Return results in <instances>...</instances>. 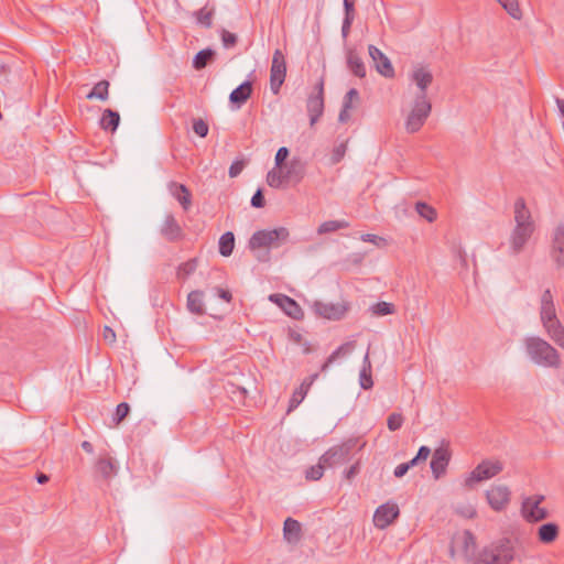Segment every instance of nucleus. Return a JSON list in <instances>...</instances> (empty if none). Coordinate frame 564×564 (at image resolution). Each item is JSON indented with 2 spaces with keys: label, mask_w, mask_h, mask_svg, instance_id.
Here are the masks:
<instances>
[{
  "label": "nucleus",
  "mask_w": 564,
  "mask_h": 564,
  "mask_svg": "<svg viewBox=\"0 0 564 564\" xmlns=\"http://www.w3.org/2000/svg\"><path fill=\"white\" fill-rule=\"evenodd\" d=\"M290 231L285 227H278L271 230H258L253 232L249 239L250 250L265 249L257 256L259 261L267 262L270 260L269 248H279L288 241Z\"/></svg>",
  "instance_id": "nucleus-1"
},
{
  "label": "nucleus",
  "mask_w": 564,
  "mask_h": 564,
  "mask_svg": "<svg viewBox=\"0 0 564 564\" xmlns=\"http://www.w3.org/2000/svg\"><path fill=\"white\" fill-rule=\"evenodd\" d=\"M516 551L513 543L508 538H502L482 547L474 564H509L514 560Z\"/></svg>",
  "instance_id": "nucleus-2"
},
{
  "label": "nucleus",
  "mask_w": 564,
  "mask_h": 564,
  "mask_svg": "<svg viewBox=\"0 0 564 564\" xmlns=\"http://www.w3.org/2000/svg\"><path fill=\"white\" fill-rule=\"evenodd\" d=\"M524 346L528 356L534 364L550 368H557L560 366L561 359L557 350L541 337H527Z\"/></svg>",
  "instance_id": "nucleus-3"
},
{
  "label": "nucleus",
  "mask_w": 564,
  "mask_h": 564,
  "mask_svg": "<svg viewBox=\"0 0 564 564\" xmlns=\"http://www.w3.org/2000/svg\"><path fill=\"white\" fill-rule=\"evenodd\" d=\"M432 105L423 95H416L414 105L405 121V129L409 133L417 132L430 116Z\"/></svg>",
  "instance_id": "nucleus-4"
},
{
  "label": "nucleus",
  "mask_w": 564,
  "mask_h": 564,
  "mask_svg": "<svg viewBox=\"0 0 564 564\" xmlns=\"http://www.w3.org/2000/svg\"><path fill=\"white\" fill-rule=\"evenodd\" d=\"M358 442V438H348L341 444L330 447L321 456V462L327 464L328 467L348 462Z\"/></svg>",
  "instance_id": "nucleus-5"
},
{
  "label": "nucleus",
  "mask_w": 564,
  "mask_h": 564,
  "mask_svg": "<svg viewBox=\"0 0 564 564\" xmlns=\"http://www.w3.org/2000/svg\"><path fill=\"white\" fill-rule=\"evenodd\" d=\"M503 470L500 460L485 459L465 479V486L471 488L476 482L491 479Z\"/></svg>",
  "instance_id": "nucleus-6"
},
{
  "label": "nucleus",
  "mask_w": 564,
  "mask_h": 564,
  "mask_svg": "<svg viewBox=\"0 0 564 564\" xmlns=\"http://www.w3.org/2000/svg\"><path fill=\"white\" fill-rule=\"evenodd\" d=\"M286 76V63L281 50H275L272 56L270 69V88L273 94H279Z\"/></svg>",
  "instance_id": "nucleus-7"
},
{
  "label": "nucleus",
  "mask_w": 564,
  "mask_h": 564,
  "mask_svg": "<svg viewBox=\"0 0 564 564\" xmlns=\"http://www.w3.org/2000/svg\"><path fill=\"white\" fill-rule=\"evenodd\" d=\"M312 307L316 315L333 321L341 319L349 308L346 303H324L321 301H315Z\"/></svg>",
  "instance_id": "nucleus-8"
},
{
  "label": "nucleus",
  "mask_w": 564,
  "mask_h": 564,
  "mask_svg": "<svg viewBox=\"0 0 564 564\" xmlns=\"http://www.w3.org/2000/svg\"><path fill=\"white\" fill-rule=\"evenodd\" d=\"M316 94L307 99L306 108L310 116V124L313 127L324 112V82L316 85Z\"/></svg>",
  "instance_id": "nucleus-9"
},
{
  "label": "nucleus",
  "mask_w": 564,
  "mask_h": 564,
  "mask_svg": "<svg viewBox=\"0 0 564 564\" xmlns=\"http://www.w3.org/2000/svg\"><path fill=\"white\" fill-rule=\"evenodd\" d=\"M400 516V510L395 503H383L377 508L373 514V524L378 529H386L392 524Z\"/></svg>",
  "instance_id": "nucleus-10"
},
{
  "label": "nucleus",
  "mask_w": 564,
  "mask_h": 564,
  "mask_svg": "<svg viewBox=\"0 0 564 564\" xmlns=\"http://www.w3.org/2000/svg\"><path fill=\"white\" fill-rule=\"evenodd\" d=\"M160 235L169 242H178L184 239L185 234L173 214H166L161 226Z\"/></svg>",
  "instance_id": "nucleus-11"
},
{
  "label": "nucleus",
  "mask_w": 564,
  "mask_h": 564,
  "mask_svg": "<svg viewBox=\"0 0 564 564\" xmlns=\"http://www.w3.org/2000/svg\"><path fill=\"white\" fill-rule=\"evenodd\" d=\"M368 52L373 62L375 68L380 75L384 76L386 78L394 77V68L391 64V61L387 57L386 54L382 53L381 50L375 45H369Z\"/></svg>",
  "instance_id": "nucleus-12"
},
{
  "label": "nucleus",
  "mask_w": 564,
  "mask_h": 564,
  "mask_svg": "<svg viewBox=\"0 0 564 564\" xmlns=\"http://www.w3.org/2000/svg\"><path fill=\"white\" fill-rule=\"evenodd\" d=\"M510 490L505 485L494 486L486 491V498L489 506L496 510L501 511L510 501Z\"/></svg>",
  "instance_id": "nucleus-13"
},
{
  "label": "nucleus",
  "mask_w": 564,
  "mask_h": 564,
  "mask_svg": "<svg viewBox=\"0 0 564 564\" xmlns=\"http://www.w3.org/2000/svg\"><path fill=\"white\" fill-rule=\"evenodd\" d=\"M535 227L516 226L510 235V250L512 254H519L523 249L531 236L534 232Z\"/></svg>",
  "instance_id": "nucleus-14"
},
{
  "label": "nucleus",
  "mask_w": 564,
  "mask_h": 564,
  "mask_svg": "<svg viewBox=\"0 0 564 564\" xmlns=\"http://www.w3.org/2000/svg\"><path fill=\"white\" fill-rule=\"evenodd\" d=\"M305 172L306 163L301 158L294 156L283 166V177L288 184H299L304 178Z\"/></svg>",
  "instance_id": "nucleus-15"
},
{
  "label": "nucleus",
  "mask_w": 564,
  "mask_h": 564,
  "mask_svg": "<svg viewBox=\"0 0 564 564\" xmlns=\"http://www.w3.org/2000/svg\"><path fill=\"white\" fill-rule=\"evenodd\" d=\"M269 300L279 305V307H281L286 315L294 319H301L304 315L303 310L297 304V302L288 295L271 294Z\"/></svg>",
  "instance_id": "nucleus-16"
},
{
  "label": "nucleus",
  "mask_w": 564,
  "mask_h": 564,
  "mask_svg": "<svg viewBox=\"0 0 564 564\" xmlns=\"http://www.w3.org/2000/svg\"><path fill=\"white\" fill-rule=\"evenodd\" d=\"M449 460L451 452L447 447L441 446L433 452L430 466L435 479L441 478L445 474Z\"/></svg>",
  "instance_id": "nucleus-17"
},
{
  "label": "nucleus",
  "mask_w": 564,
  "mask_h": 564,
  "mask_svg": "<svg viewBox=\"0 0 564 564\" xmlns=\"http://www.w3.org/2000/svg\"><path fill=\"white\" fill-rule=\"evenodd\" d=\"M551 257L557 269L564 268V226L555 228L552 237Z\"/></svg>",
  "instance_id": "nucleus-18"
},
{
  "label": "nucleus",
  "mask_w": 564,
  "mask_h": 564,
  "mask_svg": "<svg viewBox=\"0 0 564 564\" xmlns=\"http://www.w3.org/2000/svg\"><path fill=\"white\" fill-rule=\"evenodd\" d=\"M540 319L542 325L557 319L555 304L550 289H546L541 296Z\"/></svg>",
  "instance_id": "nucleus-19"
},
{
  "label": "nucleus",
  "mask_w": 564,
  "mask_h": 564,
  "mask_svg": "<svg viewBox=\"0 0 564 564\" xmlns=\"http://www.w3.org/2000/svg\"><path fill=\"white\" fill-rule=\"evenodd\" d=\"M318 378V373H313L310 377L305 378L301 386L292 393V397L289 401L288 413L295 410L302 401L305 399L307 392L310 391L314 381Z\"/></svg>",
  "instance_id": "nucleus-20"
},
{
  "label": "nucleus",
  "mask_w": 564,
  "mask_h": 564,
  "mask_svg": "<svg viewBox=\"0 0 564 564\" xmlns=\"http://www.w3.org/2000/svg\"><path fill=\"white\" fill-rule=\"evenodd\" d=\"M253 91V86L250 80H245L242 84H240L237 88H235L230 95H229V101L237 109L241 108L242 105H245L248 99L251 97Z\"/></svg>",
  "instance_id": "nucleus-21"
},
{
  "label": "nucleus",
  "mask_w": 564,
  "mask_h": 564,
  "mask_svg": "<svg viewBox=\"0 0 564 564\" xmlns=\"http://www.w3.org/2000/svg\"><path fill=\"white\" fill-rule=\"evenodd\" d=\"M411 79L416 84L419 88V93L416 95H423L424 98H427V87L433 82L432 73L426 68L420 66L413 70Z\"/></svg>",
  "instance_id": "nucleus-22"
},
{
  "label": "nucleus",
  "mask_w": 564,
  "mask_h": 564,
  "mask_svg": "<svg viewBox=\"0 0 564 564\" xmlns=\"http://www.w3.org/2000/svg\"><path fill=\"white\" fill-rule=\"evenodd\" d=\"M169 189L173 197L181 204L183 209L188 210L192 205V194L189 189L184 184L173 181L170 182Z\"/></svg>",
  "instance_id": "nucleus-23"
},
{
  "label": "nucleus",
  "mask_w": 564,
  "mask_h": 564,
  "mask_svg": "<svg viewBox=\"0 0 564 564\" xmlns=\"http://www.w3.org/2000/svg\"><path fill=\"white\" fill-rule=\"evenodd\" d=\"M514 221L516 226L522 227L528 225V227H535L531 212L527 207L525 200L522 197H519L514 203Z\"/></svg>",
  "instance_id": "nucleus-24"
},
{
  "label": "nucleus",
  "mask_w": 564,
  "mask_h": 564,
  "mask_svg": "<svg viewBox=\"0 0 564 564\" xmlns=\"http://www.w3.org/2000/svg\"><path fill=\"white\" fill-rule=\"evenodd\" d=\"M524 518L530 522H539L549 517L546 509L540 508V505L531 503V498H527L522 503Z\"/></svg>",
  "instance_id": "nucleus-25"
},
{
  "label": "nucleus",
  "mask_w": 564,
  "mask_h": 564,
  "mask_svg": "<svg viewBox=\"0 0 564 564\" xmlns=\"http://www.w3.org/2000/svg\"><path fill=\"white\" fill-rule=\"evenodd\" d=\"M462 541V550L464 555L470 564H474V558L477 557L478 552H476V538L471 531L465 530L459 538Z\"/></svg>",
  "instance_id": "nucleus-26"
},
{
  "label": "nucleus",
  "mask_w": 564,
  "mask_h": 564,
  "mask_svg": "<svg viewBox=\"0 0 564 564\" xmlns=\"http://www.w3.org/2000/svg\"><path fill=\"white\" fill-rule=\"evenodd\" d=\"M283 536L289 543H297L302 536L301 523L293 518H288L283 525Z\"/></svg>",
  "instance_id": "nucleus-27"
},
{
  "label": "nucleus",
  "mask_w": 564,
  "mask_h": 564,
  "mask_svg": "<svg viewBox=\"0 0 564 564\" xmlns=\"http://www.w3.org/2000/svg\"><path fill=\"white\" fill-rule=\"evenodd\" d=\"M543 327L550 338L558 345L562 349H564V327L561 324L560 319H554L546 324H543Z\"/></svg>",
  "instance_id": "nucleus-28"
},
{
  "label": "nucleus",
  "mask_w": 564,
  "mask_h": 564,
  "mask_svg": "<svg viewBox=\"0 0 564 564\" xmlns=\"http://www.w3.org/2000/svg\"><path fill=\"white\" fill-rule=\"evenodd\" d=\"M347 67L357 77H366L367 70L364 61L356 51L350 50L347 53Z\"/></svg>",
  "instance_id": "nucleus-29"
},
{
  "label": "nucleus",
  "mask_w": 564,
  "mask_h": 564,
  "mask_svg": "<svg viewBox=\"0 0 564 564\" xmlns=\"http://www.w3.org/2000/svg\"><path fill=\"white\" fill-rule=\"evenodd\" d=\"M187 308L191 313L196 315L205 314V305H204V292L199 290H195L188 293L187 295Z\"/></svg>",
  "instance_id": "nucleus-30"
},
{
  "label": "nucleus",
  "mask_w": 564,
  "mask_h": 564,
  "mask_svg": "<svg viewBox=\"0 0 564 564\" xmlns=\"http://www.w3.org/2000/svg\"><path fill=\"white\" fill-rule=\"evenodd\" d=\"M120 123V115L110 108L104 110L100 118V127L105 131L115 132Z\"/></svg>",
  "instance_id": "nucleus-31"
},
{
  "label": "nucleus",
  "mask_w": 564,
  "mask_h": 564,
  "mask_svg": "<svg viewBox=\"0 0 564 564\" xmlns=\"http://www.w3.org/2000/svg\"><path fill=\"white\" fill-rule=\"evenodd\" d=\"M558 532H560V529L556 523L547 522V523L542 524L538 529V538H539L540 542H542V543H546V544L552 543L557 539Z\"/></svg>",
  "instance_id": "nucleus-32"
},
{
  "label": "nucleus",
  "mask_w": 564,
  "mask_h": 564,
  "mask_svg": "<svg viewBox=\"0 0 564 564\" xmlns=\"http://www.w3.org/2000/svg\"><path fill=\"white\" fill-rule=\"evenodd\" d=\"M354 348V341L344 343L328 356V358L322 365L321 370L325 372L337 358H339L340 356L348 355L349 352L352 351Z\"/></svg>",
  "instance_id": "nucleus-33"
},
{
  "label": "nucleus",
  "mask_w": 564,
  "mask_h": 564,
  "mask_svg": "<svg viewBox=\"0 0 564 564\" xmlns=\"http://www.w3.org/2000/svg\"><path fill=\"white\" fill-rule=\"evenodd\" d=\"M216 52L212 48H204L199 51L193 58V67L196 70L205 68L209 63L215 59Z\"/></svg>",
  "instance_id": "nucleus-34"
},
{
  "label": "nucleus",
  "mask_w": 564,
  "mask_h": 564,
  "mask_svg": "<svg viewBox=\"0 0 564 564\" xmlns=\"http://www.w3.org/2000/svg\"><path fill=\"white\" fill-rule=\"evenodd\" d=\"M96 471L105 479L110 478L117 473V467L111 457H101L96 462Z\"/></svg>",
  "instance_id": "nucleus-35"
},
{
  "label": "nucleus",
  "mask_w": 564,
  "mask_h": 564,
  "mask_svg": "<svg viewBox=\"0 0 564 564\" xmlns=\"http://www.w3.org/2000/svg\"><path fill=\"white\" fill-rule=\"evenodd\" d=\"M235 248V235L231 231L223 234L219 238L218 249L223 257L232 254Z\"/></svg>",
  "instance_id": "nucleus-36"
},
{
  "label": "nucleus",
  "mask_w": 564,
  "mask_h": 564,
  "mask_svg": "<svg viewBox=\"0 0 564 564\" xmlns=\"http://www.w3.org/2000/svg\"><path fill=\"white\" fill-rule=\"evenodd\" d=\"M109 82L106 79H102L98 82L93 89L87 94V99H100V100H107L109 96Z\"/></svg>",
  "instance_id": "nucleus-37"
},
{
  "label": "nucleus",
  "mask_w": 564,
  "mask_h": 564,
  "mask_svg": "<svg viewBox=\"0 0 564 564\" xmlns=\"http://www.w3.org/2000/svg\"><path fill=\"white\" fill-rule=\"evenodd\" d=\"M349 226H350L349 223L344 219L343 220H327L319 225V227L317 228V234L318 235L330 234V232H335L339 229L348 228Z\"/></svg>",
  "instance_id": "nucleus-38"
},
{
  "label": "nucleus",
  "mask_w": 564,
  "mask_h": 564,
  "mask_svg": "<svg viewBox=\"0 0 564 564\" xmlns=\"http://www.w3.org/2000/svg\"><path fill=\"white\" fill-rule=\"evenodd\" d=\"M415 210L422 218L426 219L429 223H433L437 217L435 208H433L425 202H417L415 204Z\"/></svg>",
  "instance_id": "nucleus-39"
},
{
  "label": "nucleus",
  "mask_w": 564,
  "mask_h": 564,
  "mask_svg": "<svg viewBox=\"0 0 564 564\" xmlns=\"http://www.w3.org/2000/svg\"><path fill=\"white\" fill-rule=\"evenodd\" d=\"M372 315L375 316H386L392 315L395 313V306L389 302H378L370 307Z\"/></svg>",
  "instance_id": "nucleus-40"
},
{
  "label": "nucleus",
  "mask_w": 564,
  "mask_h": 564,
  "mask_svg": "<svg viewBox=\"0 0 564 564\" xmlns=\"http://www.w3.org/2000/svg\"><path fill=\"white\" fill-rule=\"evenodd\" d=\"M196 269H197V259H195V258L189 259L188 261L183 262L182 264L178 265L176 275L178 279L185 280L191 274H193Z\"/></svg>",
  "instance_id": "nucleus-41"
},
{
  "label": "nucleus",
  "mask_w": 564,
  "mask_h": 564,
  "mask_svg": "<svg viewBox=\"0 0 564 564\" xmlns=\"http://www.w3.org/2000/svg\"><path fill=\"white\" fill-rule=\"evenodd\" d=\"M283 176V169L279 171L273 169L267 174V183L273 188H280L284 184H288Z\"/></svg>",
  "instance_id": "nucleus-42"
},
{
  "label": "nucleus",
  "mask_w": 564,
  "mask_h": 564,
  "mask_svg": "<svg viewBox=\"0 0 564 564\" xmlns=\"http://www.w3.org/2000/svg\"><path fill=\"white\" fill-rule=\"evenodd\" d=\"M430 455H431V448L429 446L422 445L419 448L416 455L412 459L406 462V464H409L410 469L413 467L420 466L421 464L424 465Z\"/></svg>",
  "instance_id": "nucleus-43"
},
{
  "label": "nucleus",
  "mask_w": 564,
  "mask_h": 564,
  "mask_svg": "<svg viewBox=\"0 0 564 564\" xmlns=\"http://www.w3.org/2000/svg\"><path fill=\"white\" fill-rule=\"evenodd\" d=\"M501 7L513 18L521 19L522 12L518 0H497Z\"/></svg>",
  "instance_id": "nucleus-44"
},
{
  "label": "nucleus",
  "mask_w": 564,
  "mask_h": 564,
  "mask_svg": "<svg viewBox=\"0 0 564 564\" xmlns=\"http://www.w3.org/2000/svg\"><path fill=\"white\" fill-rule=\"evenodd\" d=\"M196 21L198 24L205 26L206 29H210L213 25L212 19L214 15V10H206L205 8L199 9L195 13Z\"/></svg>",
  "instance_id": "nucleus-45"
},
{
  "label": "nucleus",
  "mask_w": 564,
  "mask_h": 564,
  "mask_svg": "<svg viewBox=\"0 0 564 564\" xmlns=\"http://www.w3.org/2000/svg\"><path fill=\"white\" fill-rule=\"evenodd\" d=\"M130 413V405L127 402H121L117 405L112 421L119 425Z\"/></svg>",
  "instance_id": "nucleus-46"
},
{
  "label": "nucleus",
  "mask_w": 564,
  "mask_h": 564,
  "mask_svg": "<svg viewBox=\"0 0 564 564\" xmlns=\"http://www.w3.org/2000/svg\"><path fill=\"white\" fill-rule=\"evenodd\" d=\"M327 466V464H324L323 462H318L317 465L310 467L306 470L305 477L307 480H319L323 477L324 468Z\"/></svg>",
  "instance_id": "nucleus-47"
},
{
  "label": "nucleus",
  "mask_w": 564,
  "mask_h": 564,
  "mask_svg": "<svg viewBox=\"0 0 564 564\" xmlns=\"http://www.w3.org/2000/svg\"><path fill=\"white\" fill-rule=\"evenodd\" d=\"M404 419L400 413H391L387 420V426L391 432L398 431L402 427Z\"/></svg>",
  "instance_id": "nucleus-48"
},
{
  "label": "nucleus",
  "mask_w": 564,
  "mask_h": 564,
  "mask_svg": "<svg viewBox=\"0 0 564 564\" xmlns=\"http://www.w3.org/2000/svg\"><path fill=\"white\" fill-rule=\"evenodd\" d=\"M193 131L200 138H206L209 127L205 120L197 118L193 120Z\"/></svg>",
  "instance_id": "nucleus-49"
},
{
  "label": "nucleus",
  "mask_w": 564,
  "mask_h": 564,
  "mask_svg": "<svg viewBox=\"0 0 564 564\" xmlns=\"http://www.w3.org/2000/svg\"><path fill=\"white\" fill-rule=\"evenodd\" d=\"M352 99L344 97L343 106L338 116V121L340 123H346L350 119L349 110L352 108Z\"/></svg>",
  "instance_id": "nucleus-50"
},
{
  "label": "nucleus",
  "mask_w": 564,
  "mask_h": 564,
  "mask_svg": "<svg viewBox=\"0 0 564 564\" xmlns=\"http://www.w3.org/2000/svg\"><path fill=\"white\" fill-rule=\"evenodd\" d=\"M359 382H360V387L364 390L371 389L373 386L371 370H367L366 367H362L360 375H359Z\"/></svg>",
  "instance_id": "nucleus-51"
},
{
  "label": "nucleus",
  "mask_w": 564,
  "mask_h": 564,
  "mask_svg": "<svg viewBox=\"0 0 564 564\" xmlns=\"http://www.w3.org/2000/svg\"><path fill=\"white\" fill-rule=\"evenodd\" d=\"M221 42L224 47L231 48L237 44L238 36L235 33H231L224 29L221 31Z\"/></svg>",
  "instance_id": "nucleus-52"
},
{
  "label": "nucleus",
  "mask_w": 564,
  "mask_h": 564,
  "mask_svg": "<svg viewBox=\"0 0 564 564\" xmlns=\"http://www.w3.org/2000/svg\"><path fill=\"white\" fill-rule=\"evenodd\" d=\"M290 151L285 147H281L275 154V167L279 170H282L283 166L286 164V160L289 158Z\"/></svg>",
  "instance_id": "nucleus-53"
},
{
  "label": "nucleus",
  "mask_w": 564,
  "mask_h": 564,
  "mask_svg": "<svg viewBox=\"0 0 564 564\" xmlns=\"http://www.w3.org/2000/svg\"><path fill=\"white\" fill-rule=\"evenodd\" d=\"M360 239L365 242H370L378 247H382V246L387 245V240L384 238L373 235V234H364V235H361Z\"/></svg>",
  "instance_id": "nucleus-54"
},
{
  "label": "nucleus",
  "mask_w": 564,
  "mask_h": 564,
  "mask_svg": "<svg viewBox=\"0 0 564 564\" xmlns=\"http://www.w3.org/2000/svg\"><path fill=\"white\" fill-rule=\"evenodd\" d=\"M345 153H346V144L345 143H340V144L336 145L332 153V162L334 164L340 162L343 160Z\"/></svg>",
  "instance_id": "nucleus-55"
},
{
  "label": "nucleus",
  "mask_w": 564,
  "mask_h": 564,
  "mask_svg": "<svg viewBox=\"0 0 564 564\" xmlns=\"http://www.w3.org/2000/svg\"><path fill=\"white\" fill-rule=\"evenodd\" d=\"M265 205L264 195L261 188H258L251 197V206L254 208H262Z\"/></svg>",
  "instance_id": "nucleus-56"
},
{
  "label": "nucleus",
  "mask_w": 564,
  "mask_h": 564,
  "mask_svg": "<svg viewBox=\"0 0 564 564\" xmlns=\"http://www.w3.org/2000/svg\"><path fill=\"white\" fill-rule=\"evenodd\" d=\"M354 19L355 14H345L341 25V35L344 39H346L349 35Z\"/></svg>",
  "instance_id": "nucleus-57"
},
{
  "label": "nucleus",
  "mask_w": 564,
  "mask_h": 564,
  "mask_svg": "<svg viewBox=\"0 0 564 564\" xmlns=\"http://www.w3.org/2000/svg\"><path fill=\"white\" fill-rule=\"evenodd\" d=\"M245 162L242 160H237L231 163L229 166L228 174L230 177H237L243 170Z\"/></svg>",
  "instance_id": "nucleus-58"
},
{
  "label": "nucleus",
  "mask_w": 564,
  "mask_h": 564,
  "mask_svg": "<svg viewBox=\"0 0 564 564\" xmlns=\"http://www.w3.org/2000/svg\"><path fill=\"white\" fill-rule=\"evenodd\" d=\"M457 513H459L464 518L473 519L474 517H476L477 512H476V509L473 506L467 505V506L458 507L457 508Z\"/></svg>",
  "instance_id": "nucleus-59"
},
{
  "label": "nucleus",
  "mask_w": 564,
  "mask_h": 564,
  "mask_svg": "<svg viewBox=\"0 0 564 564\" xmlns=\"http://www.w3.org/2000/svg\"><path fill=\"white\" fill-rule=\"evenodd\" d=\"M409 470V464L402 463L394 468L393 475L397 478H402Z\"/></svg>",
  "instance_id": "nucleus-60"
},
{
  "label": "nucleus",
  "mask_w": 564,
  "mask_h": 564,
  "mask_svg": "<svg viewBox=\"0 0 564 564\" xmlns=\"http://www.w3.org/2000/svg\"><path fill=\"white\" fill-rule=\"evenodd\" d=\"M359 470L360 467L359 463L357 462L345 471L346 479L351 480L359 473Z\"/></svg>",
  "instance_id": "nucleus-61"
},
{
  "label": "nucleus",
  "mask_w": 564,
  "mask_h": 564,
  "mask_svg": "<svg viewBox=\"0 0 564 564\" xmlns=\"http://www.w3.org/2000/svg\"><path fill=\"white\" fill-rule=\"evenodd\" d=\"M102 335L105 340H108L110 343H113L116 340V334L109 326H105Z\"/></svg>",
  "instance_id": "nucleus-62"
},
{
  "label": "nucleus",
  "mask_w": 564,
  "mask_h": 564,
  "mask_svg": "<svg viewBox=\"0 0 564 564\" xmlns=\"http://www.w3.org/2000/svg\"><path fill=\"white\" fill-rule=\"evenodd\" d=\"M217 294H218V296L221 300H224V301H226L228 303L232 300V294H231V292L229 290H225V289H219L218 288L217 289Z\"/></svg>",
  "instance_id": "nucleus-63"
},
{
  "label": "nucleus",
  "mask_w": 564,
  "mask_h": 564,
  "mask_svg": "<svg viewBox=\"0 0 564 564\" xmlns=\"http://www.w3.org/2000/svg\"><path fill=\"white\" fill-rule=\"evenodd\" d=\"M345 14H355V0H344Z\"/></svg>",
  "instance_id": "nucleus-64"
}]
</instances>
